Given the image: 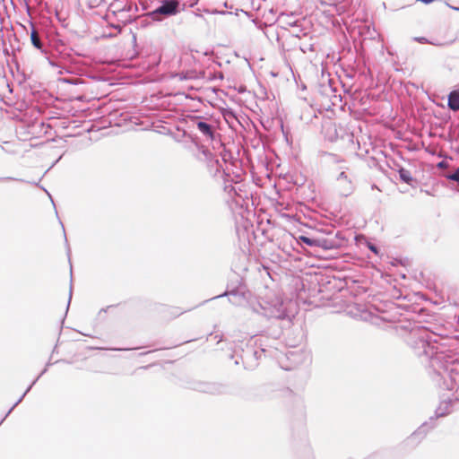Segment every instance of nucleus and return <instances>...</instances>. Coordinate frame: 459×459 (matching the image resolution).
Masks as SVG:
<instances>
[{
    "label": "nucleus",
    "mask_w": 459,
    "mask_h": 459,
    "mask_svg": "<svg viewBox=\"0 0 459 459\" xmlns=\"http://www.w3.org/2000/svg\"><path fill=\"white\" fill-rule=\"evenodd\" d=\"M179 3L176 0H165L161 5L155 11L156 13L164 15H173L178 13Z\"/></svg>",
    "instance_id": "nucleus-1"
},
{
    "label": "nucleus",
    "mask_w": 459,
    "mask_h": 459,
    "mask_svg": "<svg viewBox=\"0 0 459 459\" xmlns=\"http://www.w3.org/2000/svg\"><path fill=\"white\" fill-rule=\"evenodd\" d=\"M298 239L310 247H322L325 249H327L330 247L326 239L310 238V237L304 236V235L299 236Z\"/></svg>",
    "instance_id": "nucleus-2"
},
{
    "label": "nucleus",
    "mask_w": 459,
    "mask_h": 459,
    "mask_svg": "<svg viewBox=\"0 0 459 459\" xmlns=\"http://www.w3.org/2000/svg\"><path fill=\"white\" fill-rule=\"evenodd\" d=\"M323 133L325 137L330 142H333L338 138L337 127L333 122H326L323 126Z\"/></svg>",
    "instance_id": "nucleus-3"
},
{
    "label": "nucleus",
    "mask_w": 459,
    "mask_h": 459,
    "mask_svg": "<svg viewBox=\"0 0 459 459\" xmlns=\"http://www.w3.org/2000/svg\"><path fill=\"white\" fill-rule=\"evenodd\" d=\"M448 107L455 111L459 110V91H454L448 96Z\"/></svg>",
    "instance_id": "nucleus-4"
},
{
    "label": "nucleus",
    "mask_w": 459,
    "mask_h": 459,
    "mask_svg": "<svg viewBox=\"0 0 459 459\" xmlns=\"http://www.w3.org/2000/svg\"><path fill=\"white\" fill-rule=\"evenodd\" d=\"M197 128L200 132H202L204 134L209 136L210 138L213 137V132L212 130V127L210 125L204 122H198L197 123Z\"/></svg>",
    "instance_id": "nucleus-5"
},
{
    "label": "nucleus",
    "mask_w": 459,
    "mask_h": 459,
    "mask_svg": "<svg viewBox=\"0 0 459 459\" xmlns=\"http://www.w3.org/2000/svg\"><path fill=\"white\" fill-rule=\"evenodd\" d=\"M30 40L35 48H37L38 49L42 48V43L40 41L39 33L35 29H33L30 32Z\"/></svg>",
    "instance_id": "nucleus-6"
},
{
    "label": "nucleus",
    "mask_w": 459,
    "mask_h": 459,
    "mask_svg": "<svg viewBox=\"0 0 459 459\" xmlns=\"http://www.w3.org/2000/svg\"><path fill=\"white\" fill-rule=\"evenodd\" d=\"M398 176L400 181L408 183L410 185H412V182L414 181L411 174H398Z\"/></svg>",
    "instance_id": "nucleus-7"
},
{
    "label": "nucleus",
    "mask_w": 459,
    "mask_h": 459,
    "mask_svg": "<svg viewBox=\"0 0 459 459\" xmlns=\"http://www.w3.org/2000/svg\"><path fill=\"white\" fill-rule=\"evenodd\" d=\"M447 178L453 181L457 182L459 186V174H448Z\"/></svg>",
    "instance_id": "nucleus-8"
},
{
    "label": "nucleus",
    "mask_w": 459,
    "mask_h": 459,
    "mask_svg": "<svg viewBox=\"0 0 459 459\" xmlns=\"http://www.w3.org/2000/svg\"><path fill=\"white\" fill-rule=\"evenodd\" d=\"M369 248H370L373 252H375V253H377V248H376L375 247H373V246H370V247H369Z\"/></svg>",
    "instance_id": "nucleus-9"
},
{
    "label": "nucleus",
    "mask_w": 459,
    "mask_h": 459,
    "mask_svg": "<svg viewBox=\"0 0 459 459\" xmlns=\"http://www.w3.org/2000/svg\"><path fill=\"white\" fill-rule=\"evenodd\" d=\"M439 167H443V162L438 163Z\"/></svg>",
    "instance_id": "nucleus-10"
},
{
    "label": "nucleus",
    "mask_w": 459,
    "mask_h": 459,
    "mask_svg": "<svg viewBox=\"0 0 459 459\" xmlns=\"http://www.w3.org/2000/svg\"><path fill=\"white\" fill-rule=\"evenodd\" d=\"M455 172H458V173H459V168L456 169V171H455Z\"/></svg>",
    "instance_id": "nucleus-11"
}]
</instances>
